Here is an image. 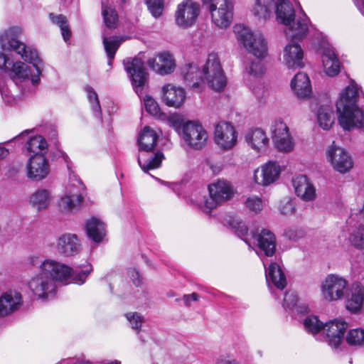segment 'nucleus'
Segmentation results:
<instances>
[{"instance_id": "f257e3e1", "label": "nucleus", "mask_w": 364, "mask_h": 364, "mask_svg": "<svg viewBox=\"0 0 364 364\" xmlns=\"http://www.w3.org/2000/svg\"><path fill=\"white\" fill-rule=\"evenodd\" d=\"M275 14L277 21L287 27L285 34L291 41L284 50V58L287 66L303 68L304 53L298 42L307 36L309 18L303 11L302 16L295 21V10L289 0H279L275 5Z\"/></svg>"}, {"instance_id": "f03ea898", "label": "nucleus", "mask_w": 364, "mask_h": 364, "mask_svg": "<svg viewBox=\"0 0 364 364\" xmlns=\"http://www.w3.org/2000/svg\"><path fill=\"white\" fill-rule=\"evenodd\" d=\"M21 29L12 26L0 33V68H23L24 63L14 62L10 58L11 51L20 55L21 58L34 68H43L45 63L36 49L28 47L19 39Z\"/></svg>"}, {"instance_id": "7ed1b4c3", "label": "nucleus", "mask_w": 364, "mask_h": 364, "mask_svg": "<svg viewBox=\"0 0 364 364\" xmlns=\"http://www.w3.org/2000/svg\"><path fill=\"white\" fill-rule=\"evenodd\" d=\"M359 91L356 86L349 85L341 92L336 102L338 121L346 131L364 127V111L358 104Z\"/></svg>"}, {"instance_id": "20e7f679", "label": "nucleus", "mask_w": 364, "mask_h": 364, "mask_svg": "<svg viewBox=\"0 0 364 364\" xmlns=\"http://www.w3.org/2000/svg\"><path fill=\"white\" fill-rule=\"evenodd\" d=\"M41 271L53 282L82 284L92 271L90 264L72 268L53 259H45L40 265Z\"/></svg>"}, {"instance_id": "39448f33", "label": "nucleus", "mask_w": 364, "mask_h": 364, "mask_svg": "<svg viewBox=\"0 0 364 364\" xmlns=\"http://www.w3.org/2000/svg\"><path fill=\"white\" fill-rule=\"evenodd\" d=\"M41 70H0V92L3 98L9 95L4 91V84L14 83L22 94L35 91L40 82Z\"/></svg>"}, {"instance_id": "423d86ee", "label": "nucleus", "mask_w": 364, "mask_h": 364, "mask_svg": "<svg viewBox=\"0 0 364 364\" xmlns=\"http://www.w3.org/2000/svg\"><path fill=\"white\" fill-rule=\"evenodd\" d=\"M233 31L240 43L242 44L247 53L257 58H264L267 54V43L261 33L255 34L249 28L240 24L233 27Z\"/></svg>"}, {"instance_id": "0eeeda50", "label": "nucleus", "mask_w": 364, "mask_h": 364, "mask_svg": "<svg viewBox=\"0 0 364 364\" xmlns=\"http://www.w3.org/2000/svg\"><path fill=\"white\" fill-rule=\"evenodd\" d=\"M204 6L208 5L212 21L220 28L228 27L232 20L233 5L230 0H202Z\"/></svg>"}, {"instance_id": "6e6552de", "label": "nucleus", "mask_w": 364, "mask_h": 364, "mask_svg": "<svg viewBox=\"0 0 364 364\" xmlns=\"http://www.w3.org/2000/svg\"><path fill=\"white\" fill-rule=\"evenodd\" d=\"M182 138L190 148L200 150L206 145L208 136L200 124L188 121L182 126Z\"/></svg>"}, {"instance_id": "1a4fd4ad", "label": "nucleus", "mask_w": 364, "mask_h": 364, "mask_svg": "<svg viewBox=\"0 0 364 364\" xmlns=\"http://www.w3.org/2000/svg\"><path fill=\"white\" fill-rule=\"evenodd\" d=\"M210 198L204 201L205 207L211 210L218 205L225 202L233 196V190L229 182L225 180H218L208 186Z\"/></svg>"}, {"instance_id": "9d476101", "label": "nucleus", "mask_w": 364, "mask_h": 364, "mask_svg": "<svg viewBox=\"0 0 364 364\" xmlns=\"http://www.w3.org/2000/svg\"><path fill=\"white\" fill-rule=\"evenodd\" d=\"M347 281L336 274H329L321 285L324 299L333 301L341 299L347 291Z\"/></svg>"}, {"instance_id": "9b49d317", "label": "nucleus", "mask_w": 364, "mask_h": 364, "mask_svg": "<svg viewBox=\"0 0 364 364\" xmlns=\"http://www.w3.org/2000/svg\"><path fill=\"white\" fill-rule=\"evenodd\" d=\"M29 289L38 299H46L50 296H54L56 292V285L53 279H49L41 269L33 277L28 283Z\"/></svg>"}, {"instance_id": "f8f14e48", "label": "nucleus", "mask_w": 364, "mask_h": 364, "mask_svg": "<svg viewBox=\"0 0 364 364\" xmlns=\"http://www.w3.org/2000/svg\"><path fill=\"white\" fill-rule=\"evenodd\" d=\"M200 14V6L193 0H185L178 5L175 14L176 24L183 28L192 26Z\"/></svg>"}, {"instance_id": "ddd939ff", "label": "nucleus", "mask_w": 364, "mask_h": 364, "mask_svg": "<svg viewBox=\"0 0 364 364\" xmlns=\"http://www.w3.org/2000/svg\"><path fill=\"white\" fill-rule=\"evenodd\" d=\"M327 158L337 171L344 173L349 171L353 162L349 154L343 148L333 144L327 150Z\"/></svg>"}, {"instance_id": "4468645a", "label": "nucleus", "mask_w": 364, "mask_h": 364, "mask_svg": "<svg viewBox=\"0 0 364 364\" xmlns=\"http://www.w3.org/2000/svg\"><path fill=\"white\" fill-rule=\"evenodd\" d=\"M215 143L223 149H231L237 141V132L235 127L227 122H220L215 128Z\"/></svg>"}, {"instance_id": "2eb2a0df", "label": "nucleus", "mask_w": 364, "mask_h": 364, "mask_svg": "<svg viewBox=\"0 0 364 364\" xmlns=\"http://www.w3.org/2000/svg\"><path fill=\"white\" fill-rule=\"evenodd\" d=\"M27 176L28 178L38 181L45 178L50 172L48 160L43 155L31 156L27 165Z\"/></svg>"}, {"instance_id": "dca6fc26", "label": "nucleus", "mask_w": 364, "mask_h": 364, "mask_svg": "<svg viewBox=\"0 0 364 364\" xmlns=\"http://www.w3.org/2000/svg\"><path fill=\"white\" fill-rule=\"evenodd\" d=\"M251 238L257 242L259 249V255L262 254L266 257H272L276 251V237L274 234L267 229H262L259 234L252 231Z\"/></svg>"}, {"instance_id": "f3484780", "label": "nucleus", "mask_w": 364, "mask_h": 364, "mask_svg": "<svg viewBox=\"0 0 364 364\" xmlns=\"http://www.w3.org/2000/svg\"><path fill=\"white\" fill-rule=\"evenodd\" d=\"M280 172V166L276 162L268 161L261 170L254 171L253 181L257 185L267 186L279 178Z\"/></svg>"}, {"instance_id": "a211bd4d", "label": "nucleus", "mask_w": 364, "mask_h": 364, "mask_svg": "<svg viewBox=\"0 0 364 364\" xmlns=\"http://www.w3.org/2000/svg\"><path fill=\"white\" fill-rule=\"evenodd\" d=\"M348 323L344 321L332 320L325 323L324 328L326 331V341L329 346L338 348L344 337Z\"/></svg>"}, {"instance_id": "6ab92c4d", "label": "nucleus", "mask_w": 364, "mask_h": 364, "mask_svg": "<svg viewBox=\"0 0 364 364\" xmlns=\"http://www.w3.org/2000/svg\"><path fill=\"white\" fill-rule=\"evenodd\" d=\"M56 250L63 257H73L80 252L81 244L76 235L65 233L58 237Z\"/></svg>"}, {"instance_id": "aec40b11", "label": "nucleus", "mask_w": 364, "mask_h": 364, "mask_svg": "<svg viewBox=\"0 0 364 364\" xmlns=\"http://www.w3.org/2000/svg\"><path fill=\"white\" fill-rule=\"evenodd\" d=\"M186 92L181 87H176L170 84L162 87V99L168 107H180L186 100Z\"/></svg>"}, {"instance_id": "412c9836", "label": "nucleus", "mask_w": 364, "mask_h": 364, "mask_svg": "<svg viewBox=\"0 0 364 364\" xmlns=\"http://www.w3.org/2000/svg\"><path fill=\"white\" fill-rule=\"evenodd\" d=\"M296 194L304 200H312L316 197V189L305 175H299L293 178Z\"/></svg>"}, {"instance_id": "4be33fe9", "label": "nucleus", "mask_w": 364, "mask_h": 364, "mask_svg": "<svg viewBox=\"0 0 364 364\" xmlns=\"http://www.w3.org/2000/svg\"><path fill=\"white\" fill-rule=\"evenodd\" d=\"M22 303L21 294L16 291L4 293L0 296V316L16 311Z\"/></svg>"}, {"instance_id": "5701e85b", "label": "nucleus", "mask_w": 364, "mask_h": 364, "mask_svg": "<svg viewBox=\"0 0 364 364\" xmlns=\"http://www.w3.org/2000/svg\"><path fill=\"white\" fill-rule=\"evenodd\" d=\"M294 94L301 99L309 97L311 94V85L307 74L299 72L291 81Z\"/></svg>"}, {"instance_id": "b1692460", "label": "nucleus", "mask_w": 364, "mask_h": 364, "mask_svg": "<svg viewBox=\"0 0 364 364\" xmlns=\"http://www.w3.org/2000/svg\"><path fill=\"white\" fill-rule=\"evenodd\" d=\"M132 87L139 97H141L148 87L149 75L147 70H126Z\"/></svg>"}, {"instance_id": "393cba45", "label": "nucleus", "mask_w": 364, "mask_h": 364, "mask_svg": "<svg viewBox=\"0 0 364 364\" xmlns=\"http://www.w3.org/2000/svg\"><path fill=\"white\" fill-rule=\"evenodd\" d=\"M364 301V287L359 283L352 284L350 294L346 300V309L352 313L359 311Z\"/></svg>"}, {"instance_id": "a878e982", "label": "nucleus", "mask_w": 364, "mask_h": 364, "mask_svg": "<svg viewBox=\"0 0 364 364\" xmlns=\"http://www.w3.org/2000/svg\"><path fill=\"white\" fill-rule=\"evenodd\" d=\"M164 159V154L159 151L149 154L144 152L138 156L137 161L142 171L147 173L149 170L159 168Z\"/></svg>"}, {"instance_id": "bb28decb", "label": "nucleus", "mask_w": 364, "mask_h": 364, "mask_svg": "<svg viewBox=\"0 0 364 364\" xmlns=\"http://www.w3.org/2000/svg\"><path fill=\"white\" fill-rule=\"evenodd\" d=\"M210 70H188L183 74V79L186 86L196 92H201L205 85V71Z\"/></svg>"}, {"instance_id": "cd10ccee", "label": "nucleus", "mask_w": 364, "mask_h": 364, "mask_svg": "<svg viewBox=\"0 0 364 364\" xmlns=\"http://www.w3.org/2000/svg\"><path fill=\"white\" fill-rule=\"evenodd\" d=\"M158 135L156 132L149 127H145L139 134L137 144L139 151L147 154L152 152L158 140Z\"/></svg>"}, {"instance_id": "c85d7f7f", "label": "nucleus", "mask_w": 364, "mask_h": 364, "mask_svg": "<svg viewBox=\"0 0 364 364\" xmlns=\"http://www.w3.org/2000/svg\"><path fill=\"white\" fill-rule=\"evenodd\" d=\"M87 237L95 242H100L105 236V224L100 219L92 217L85 224Z\"/></svg>"}, {"instance_id": "c756f323", "label": "nucleus", "mask_w": 364, "mask_h": 364, "mask_svg": "<svg viewBox=\"0 0 364 364\" xmlns=\"http://www.w3.org/2000/svg\"><path fill=\"white\" fill-rule=\"evenodd\" d=\"M267 282L272 284L278 289L283 290L287 286V279L282 268L277 263H271L265 270Z\"/></svg>"}, {"instance_id": "7c9ffc66", "label": "nucleus", "mask_w": 364, "mask_h": 364, "mask_svg": "<svg viewBox=\"0 0 364 364\" xmlns=\"http://www.w3.org/2000/svg\"><path fill=\"white\" fill-rule=\"evenodd\" d=\"M245 139L248 144L257 151L265 148L269 142L264 132L259 128L248 130L245 134Z\"/></svg>"}, {"instance_id": "2f4dec72", "label": "nucleus", "mask_w": 364, "mask_h": 364, "mask_svg": "<svg viewBox=\"0 0 364 364\" xmlns=\"http://www.w3.org/2000/svg\"><path fill=\"white\" fill-rule=\"evenodd\" d=\"M205 80H206L208 86L217 92L223 91L227 85V77L223 70L205 71Z\"/></svg>"}, {"instance_id": "473e14b6", "label": "nucleus", "mask_w": 364, "mask_h": 364, "mask_svg": "<svg viewBox=\"0 0 364 364\" xmlns=\"http://www.w3.org/2000/svg\"><path fill=\"white\" fill-rule=\"evenodd\" d=\"M25 147L31 156H45L48 150L47 141L41 135L30 136L26 142Z\"/></svg>"}, {"instance_id": "72a5a7b5", "label": "nucleus", "mask_w": 364, "mask_h": 364, "mask_svg": "<svg viewBox=\"0 0 364 364\" xmlns=\"http://www.w3.org/2000/svg\"><path fill=\"white\" fill-rule=\"evenodd\" d=\"M52 196L49 191L38 189L30 196L31 205L38 210L46 209L50 204Z\"/></svg>"}, {"instance_id": "f704fd0d", "label": "nucleus", "mask_w": 364, "mask_h": 364, "mask_svg": "<svg viewBox=\"0 0 364 364\" xmlns=\"http://www.w3.org/2000/svg\"><path fill=\"white\" fill-rule=\"evenodd\" d=\"M319 126L325 130L329 129L334 123V113L331 105H321L317 112Z\"/></svg>"}, {"instance_id": "c9c22d12", "label": "nucleus", "mask_w": 364, "mask_h": 364, "mask_svg": "<svg viewBox=\"0 0 364 364\" xmlns=\"http://www.w3.org/2000/svg\"><path fill=\"white\" fill-rule=\"evenodd\" d=\"M84 89L85 91L87 92V97L90 104L93 114L97 119H98L102 122V109L97 92L89 85H85Z\"/></svg>"}, {"instance_id": "e433bc0d", "label": "nucleus", "mask_w": 364, "mask_h": 364, "mask_svg": "<svg viewBox=\"0 0 364 364\" xmlns=\"http://www.w3.org/2000/svg\"><path fill=\"white\" fill-rule=\"evenodd\" d=\"M273 0H257L253 9L255 16L264 20L269 18L273 8Z\"/></svg>"}, {"instance_id": "4c0bfd02", "label": "nucleus", "mask_w": 364, "mask_h": 364, "mask_svg": "<svg viewBox=\"0 0 364 364\" xmlns=\"http://www.w3.org/2000/svg\"><path fill=\"white\" fill-rule=\"evenodd\" d=\"M230 226L235 230V234L247 245H250V240L252 232L249 233L248 228L244 222L238 219L232 218L229 222Z\"/></svg>"}, {"instance_id": "58836bf2", "label": "nucleus", "mask_w": 364, "mask_h": 364, "mask_svg": "<svg viewBox=\"0 0 364 364\" xmlns=\"http://www.w3.org/2000/svg\"><path fill=\"white\" fill-rule=\"evenodd\" d=\"M321 60L323 68H341V63L335 51L329 48H323Z\"/></svg>"}, {"instance_id": "ea45409f", "label": "nucleus", "mask_w": 364, "mask_h": 364, "mask_svg": "<svg viewBox=\"0 0 364 364\" xmlns=\"http://www.w3.org/2000/svg\"><path fill=\"white\" fill-rule=\"evenodd\" d=\"M49 17L53 23L60 27L64 41H69L71 38L72 32L68 24L66 16L63 14L54 15L53 13H50Z\"/></svg>"}, {"instance_id": "a19ab883", "label": "nucleus", "mask_w": 364, "mask_h": 364, "mask_svg": "<svg viewBox=\"0 0 364 364\" xmlns=\"http://www.w3.org/2000/svg\"><path fill=\"white\" fill-rule=\"evenodd\" d=\"M82 200L80 194H66L59 201L60 208L62 210H72L79 205Z\"/></svg>"}, {"instance_id": "79ce46f5", "label": "nucleus", "mask_w": 364, "mask_h": 364, "mask_svg": "<svg viewBox=\"0 0 364 364\" xmlns=\"http://www.w3.org/2000/svg\"><path fill=\"white\" fill-rule=\"evenodd\" d=\"M325 323L321 321L316 316L311 315L304 320L305 330L311 334H316L323 330Z\"/></svg>"}, {"instance_id": "37998d69", "label": "nucleus", "mask_w": 364, "mask_h": 364, "mask_svg": "<svg viewBox=\"0 0 364 364\" xmlns=\"http://www.w3.org/2000/svg\"><path fill=\"white\" fill-rule=\"evenodd\" d=\"M346 341L350 346H362L364 344V330L361 328L351 329L346 335Z\"/></svg>"}, {"instance_id": "c03bdc74", "label": "nucleus", "mask_w": 364, "mask_h": 364, "mask_svg": "<svg viewBox=\"0 0 364 364\" xmlns=\"http://www.w3.org/2000/svg\"><path fill=\"white\" fill-rule=\"evenodd\" d=\"M273 141L276 148L280 151L289 152L294 149V144L289 134L277 136Z\"/></svg>"}, {"instance_id": "a18cd8bd", "label": "nucleus", "mask_w": 364, "mask_h": 364, "mask_svg": "<svg viewBox=\"0 0 364 364\" xmlns=\"http://www.w3.org/2000/svg\"><path fill=\"white\" fill-rule=\"evenodd\" d=\"M351 244L358 249L364 248V225H360L353 230L349 237Z\"/></svg>"}, {"instance_id": "49530a36", "label": "nucleus", "mask_w": 364, "mask_h": 364, "mask_svg": "<svg viewBox=\"0 0 364 364\" xmlns=\"http://www.w3.org/2000/svg\"><path fill=\"white\" fill-rule=\"evenodd\" d=\"M156 57L159 58L161 63L159 68H176V64L173 55L168 50H164L157 53Z\"/></svg>"}, {"instance_id": "de8ad7c7", "label": "nucleus", "mask_w": 364, "mask_h": 364, "mask_svg": "<svg viewBox=\"0 0 364 364\" xmlns=\"http://www.w3.org/2000/svg\"><path fill=\"white\" fill-rule=\"evenodd\" d=\"M146 111L152 116L159 117L162 113L157 103L151 96L145 95L143 98Z\"/></svg>"}, {"instance_id": "09e8293b", "label": "nucleus", "mask_w": 364, "mask_h": 364, "mask_svg": "<svg viewBox=\"0 0 364 364\" xmlns=\"http://www.w3.org/2000/svg\"><path fill=\"white\" fill-rule=\"evenodd\" d=\"M148 9L154 18H159L162 15L164 10V0H145Z\"/></svg>"}, {"instance_id": "8fccbe9b", "label": "nucleus", "mask_w": 364, "mask_h": 364, "mask_svg": "<svg viewBox=\"0 0 364 364\" xmlns=\"http://www.w3.org/2000/svg\"><path fill=\"white\" fill-rule=\"evenodd\" d=\"M103 43L107 57L114 58L115 53L120 45V41L114 38L112 39L104 38Z\"/></svg>"}, {"instance_id": "3c124183", "label": "nucleus", "mask_w": 364, "mask_h": 364, "mask_svg": "<svg viewBox=\"0 0 364 364\" xmlns=\"http://www.w3.org/2000/svg\"><path fill=\"white\" fill-rule=\"evenodd\" d=\"M272 139L289 134V128L281 119L275 120L272 125Z\"/></svg>"}, {"instance_id": "603ef678", "label": "nucleus", "mask_w": 364, "mask_h": 364, "mask_svg": "<svg viewBox=\"0 0 364 364\" xmlns=\"http://www.w3.org/2000/svg\"><path fill=\"white\" fill-rule=\"evenodd\" d=\"M284 235L289 240L297 241L304 237L305 232L297 227H289L285 230Z\"/></svg>"}, {"instance_id": "864d4df0", "label": "nucleus", "mask_w": 364, "mask_h": 364, "mask_svg": "<svg viewBox=\"0 0 364 364\" xmlns=\"http://www.w3.org/2000/svg\"><path fill=\"white\" fill-rule=\"evenodd\" d=\"M298 297L294 291H287L284 294L282 306L286 309L294 310L297 304Z\"/></svg>"}, {"instance_id": "5fc2aeb1", "label": "nucleus", "mask_w": 364, "mask_h": 364, "mask_svg": "<svg viewBox=\"0 0 364 364\" xmlns=\"http://www.w3.org/2000/svg\"><path fill=\"white\" fill-rule=\"evenodd\" d=\"M102 14L106 26L111 29L115 28L118 19L117 13L114 11H111V13L109 14L107 9H103Z\"/></svg>"}, {"instance_id": "6e6d98bb", "label": "nucleus", "mask_w": 364, "mask_h": 364, "mask_svg": "<svg viewBox=\"0 0 364 364\" xmlns=\"http://www.w3.org/2000/svg\"><path fill=\"white\" fill-rule=\"evenodd\" d=\"M280 213L283 215H292L295 212V205L290 198H284L280 201Z\"/></svg>"}, {"instance_id": "4d7b16f0", "label": "nucleus", "mask_w": 364, "mask_h": 364, "mask_svg": "<svg viewBox=\"0 0 364 364\" xmlns=\"http://www.w3.org/2000/svg\"><path fill=\"white\" fill-rule=\"evenodd\" d=\"M126 317L132 325V328L139 332L140 331L143 317L139 313L127 314Z\"/></svg>"}, {"instance_id": "13d9d810", "label": "nucleus", "mask_w": 364, "mask_h": 364, "mask_svg": "<svg viewBox=\"0 0 364 364\" xmlns=\"http://www.w3.org/2000/svg\"><path fill=\"white\" fill-rule=\"evenodd\" d=\"M124 68H145L141 58L136 56L133 58H127L123 60Z\"/></svg>"}, {"instance_id": "bf43d9fd", "label": "nucleus", "mask_w": 364, "mask_h": 364, "mask_svg": "<svg viewBox=\"0 0 364 364\" xmlns=\"http://www.w3.org/2000/svg\"><path fill=\"white\" fill-rule=\"evenodd\" d=\"M247 208L252 211L257 213L262 210V201L258 197L248 198L245 202Z\"/></svg>"}, {"instance_id": "052dcab7", "label": "nucleus", "mask_w": 364, "mask_h": 364, "mask_svg": "<svg viewBox=\"0 0 364 364\" xmlns=\"http://www.w3.org/2000/svg\"><path fill=\"white\" fill-rule=\"evenodd\" d=\"M203 68H222L218 54L215 53L208 54L206 63Z\"/></svg>"}, {"instance_id": "680f3d73", "label": "nucleus", "mask_w": 364, "mask_h": 364, "mask_svg": "<svg viewBox=\"0 0 364 364\" xmlns=\"http://www.w3.org/2000/svg\"><path fill=\"white\" fill-rule=\"evenodd\" d=\"M128 274L135 286L139 287L141 285L140 274L136 269H130L128 271Z\"/></svg>"}, {"instance_id": "e2e57ef3", "label": "nucleus", "mask_w": 364, "mask_h": 364, "mask_svg": "<svg viewBox=\"0 0 364 364\" xmlns=\"http://www.w3.org/2000/svg\"><path fill=\"white\" fill-rule=\"evenodd\" d=\"M168 122L171 124V126L173 127L180 135L182 136V126L185 123H183L180 119L175 117L170 118Z\"/></svg>"}, {"instance_id": "0e129e2a", "label": "nucleus", "mask_w": 364, "mask_h": 364, "mask_svg": "<svg viewBox=\"0 0 364 364\" xmlns=\"http://www.w3.org/2000/svg\"><path fill=\"white\" fill-rule=\"evenodd\" d=\"M199 299V296L197 293H192L191 294H184L183 296V300L184 301V304L186 306H191V301H196Z\"/></svg>"}, {"instance_id": "69168bd1", "label": "nucleus", "mask_w": 364, "mask_h": 364, "mask_svg": "<svg viewBox=\"0 0 364 364\" xmlns=\"http://www.w3.org/2000/svg\"><path fill=\"white\" fill-rule=\"evenodd\" d=\"M298 314H306L309 312V308L306 305H296L294 309Z\"/></svg>"}, {"instance_id": "338daca9", "label": "nucleus", "mask_w": 364, "mask_h": 364, "mask_svg": "<svg viewBox=\"0 0 364 364\" xmlns=\"http://www.w3.org/2000/svg\"><path fill=\"white\" fill-rule=\"evenodd\" d=\"M56 151H57L56 156H58V157H62L64 159L65 162L67 164L68 168L70 169L69 157L66 154V153H65L63 151H62L59 149H57Z\"/></svg>"}, {"instance_id": "774afa93", "label": "nucleus", "mask_w": 364, "mask_h": 364, "mask_svg": "<svg viewBox=\"0 0 364 364\" xmlns=\"http://www.w3.org/2000/svg\"><path fill=\"white\" fill-rule=\"evenodd\" d=\"M217 364H237L235 360H228L224 358H219L216 362Z\"/></svg>"}]
</instances>
